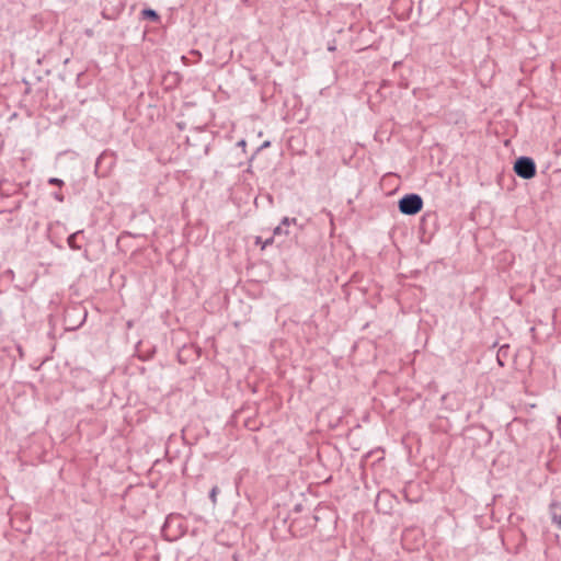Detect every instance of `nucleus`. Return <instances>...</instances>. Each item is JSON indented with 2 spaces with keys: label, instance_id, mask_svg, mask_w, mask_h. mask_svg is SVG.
I'll return each instance as SVG.
<instances>
[{
  "label": "nucleus",
  "instance_id": "2",
  "mask_svg": "<svg viewBox=\"0 0 561 561\" xmlns=\"http://www.w3.org/2000/svg\"><path fill=\"white\" fill-rule=\"evenodd\" d=\"M317 520L318 516L316 515L296 518L290 524V531L295 537H305L316 527Z\"/></svg>",
  "mask_w": 561,
  "mask_h": 561
},
{
  "label": "nucleus",
  "instance_id": "4",
  "mask_svg": "<svg viewBox=\"0 0 561 561\" xmlns=\"http://www.w3.org/2000/svg\"><path fill=\"white\" fill-rule=\"evenodd\" d=\"M397 496L390 491L383 490L377 494L375 506L379 513L390 514L393 510Z\"/></svg>",
  "mask_w": 561,
  "mask_h": 561
},
{
  "label": "nucleus",
  "instance_id": "3",
  "mask_svg": "<svg viewBox=\"0 0 561 561\" xmlns=\"http://www.w3.org/2000/svg\"><path fill=\"white\" fill-rule=\"evenodd\" d=\"M514 171L519 178L530 180L536 175V163L529 157H519L514 163Z\"/></svg>",
  "mask_w": 561,
  "mask_h": 561
},
{
  "label": "nucleus",
  "instance_id": "11",
  "mask_svg": "<svg viewBox=\"0 0 561 561\" xmlns=\"http://www.w3.org/2000/svg\"><path fill=\"white\" fill-rule=\"evenodd\" d=\"M282 226H285L286 229H288V227L290 225H296L297 224V219L296 218H289V217H284L280 222H279Z\"/></svg>",
  "mask_w": 561,
  "mask_h": 561
},
{
  "label": "nucleus",
  "instance_id": "16",
  "mask_svg": "<svg viewBox=\"0 0 561 561\" xmlns=\"http://www.w3.org/2000/svg\"><path fill=\"white\" fill-rule=\"evenodd\" d=\"M238 146H239V147H242V148L244 149V148H245V146H247L245 140H244V139H241L240 141H238Z\"/></svg>",
  "mask_w": 561,
  "mask_h": 561
},
{
  "label": "nucleus",
  "instance_id": "18",
  "mask_svg": "<svg viewBox=\"0 0 561 561\" xmlns=\"http://www.w3.org/2000/svg\"><path fill=\"white\" fill-rule=\"evenodd\" d=\"M497 360H499L500 366H503V365H504V364L501 362V359H500V356H499V355H497Z\"/></svg>",
  "mask_w": 561,
  "mask_h": 561
},
{
  "label": "nucleus",
  "instance_id": "13",
  "mask_svg": "<svg viewBox=\"0 0 561 561\" xmlns=\"http://www.w3.org/2000/svg\"><path fill=\"white\" fill-rule=\"evenodd\" d=\"M48 184L61 187L64 186L65 182L58 178H50L48 179Z\"/></svg>",
  "mask_w": 561,
  "mask_h": 561
},
{
  "label": "nucleus",
  "instance_id": "5",
  "mask_svg": "<svg viewBox=\"0 0 561 561\" xmlns=\"http://www.w3.org/2000/svg\"><path fill=\"white\" fill-rule=\"evenodd\" d=\"M549 514L552 524L561 530V502L552 501L549 504Z\"/></svg>",
  "mask_w": 561,
  "mask_h": 561
},
{
  "label": "nucleus",
  "instance_id": "14",
  "mask_svg": "<svg viewBox=\"0 0 561 561\" xmlns=\"http://www.w3.org/2000/svg\"><path fill=\"white\" fill-rule=\"evenodd\" d=\"M53 197H54V199H56L59 203H62L65 201V196L60 192L53 193Z\"/></svg>",
  "mask_w": 561,
  "mask_h": 561
},
{
  "label": "nucleus",
  "instance_id": "9",
  "mask_svg": "<svg viewBox=\"0 0 561 561\" xmlns=\"http://www.w3.org/2000/svg\"><path fill=\"white\" fill-rule=\"evenodd\" d=\"M273 242H274V237L267 238L265 240H263L262 237L255 238V244L261 245L262 250L265 249L266 247L273 244Z\"/></svg>",
  "mask_w": 561,
  "mask_h": 561
},
{
  "label": "nucleus",
  "instance_id": "12",
  "mask_svg": "<svg viewBox=\"0 0 561 561\" xmlns=\"http://www.w3.org/2000/svg\"><path fill=\"white\" fill-rule=\"evenodd\" d=\"M219 493V488L217 485H214L209 492V499L215 505L217 503V494Z\"/></svg>",
  "mask_w": 561,
  "mask_h": 561
},
{
  "label": "nucleus",
  "instance_id": "6",
  "mask_svg": "<svg viewBox=\"0 0 561 561\" xmlns=\"http://www.w3.org/2000/svg\"><path fill=\"white\" fill-rule=\"evenodd\" d=\"M175 522H179V517L178 516H174V515H169L167 518H165V522L162 526V534L164 536V538L167 540H174L178 538V534H170L169 530L170 528L172 527V525L175 523Z\"/></svg>",
  "mask_w": 561,
  "mask_h": 561
},
{
  "label": "nucleus",
  "instance_id": "1",
  "mask_svg": "<svg viewBox=\"0 0 561 561\" xmlns=\"http://www.w3.org/2000/svg\"><path fill=\"white\" fill-rule=\"evenodd\" d=\"M423 199L419 194L410 193L403 195L398 202V208L401 214L413 216L419 214L423 208Z\"/></svg>",
  "mask_w": 561,
  "mask_h": 561
},
{
  "label": "nucleus",
  "instance_id": "17",
  "mask_svg": "<svg viewBox=\"0 0 561 561\" xmlns=\"http://www.w3.org/2000/svg\"><path fill=\"white\" fill-rule=\"evenodd\" d=\"M102 159H103V154L98 158V160H96V168L99 167V164H100Z\"/></svg>",
  "mask_w": 561,
  "mask_h": 561
},
{
  "label": "nucleus",
  "instance_id": "15",
  "mask_svg": "<svg viewBox=\"0 0 561 561\" xmlns=\"http://www.w3.org/2000/svg\"><path fill=\"white\" fill-rule=\"evenodd\" d=\"M268 146H270V141H268V140H267V141H264V142L261 145V147H260V148H257L256 152H257V151H260V150H261V149H263V148H267Z\"/></svg>",
  "mask_w": 561,
  "mask_h": 561
},
{
  "label": "nucleus",
  "instance_id": "8",
  "mask_svg": "<svg viewBox=\"0 0 561 561\" xmlns=\"http://www.w3.org/2000/svg\"><path fill=\"white\" fill-rule=\"evenodd\" d=\"M140 15H141V19L149 20L153 23L161 22V18H160L159 13L151 8H145L144 10H141Z\"/></svg>",
  "mask_w": 561,
  "mask_h": 561
},
{
  "label": "nucleus",
  "instance_id": "7",
  "mask_svg": "<svg viewBox=\"0 0 561 561\" xmlns=\"http://www.w3.org/2000/svg\"><path fill=\"white\" fill-rule=\"evenodd\" d=\"M81 239H83V230L71 233L67 239L68 247L72 250H80L82 248L79 242Z\"/></svg>",
  "mask_w": 561,
  "mask_h": 561
},
{
  "label": "nucleus",
  "instance_id": "10",
  "mask_svg": "<svg viewBox=\"0 0 561 561\" xmlns=\"http://www.w3.org/2000/svg\"><path fill=\"white\" fill-rule=\"evenodd\" d=\"M289 234V230L285 228V226H282L280 224L274 228L273 230V236L272 237H277V236H288Z\"/></svg>",
  "mask_w": 561,
  "mask_h": 561
}]
</instances>
